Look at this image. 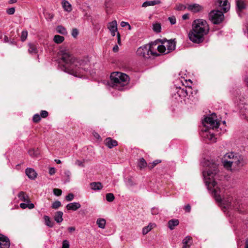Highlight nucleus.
<instances>
[{
  "instance_id": "1",
  "label": "nucleus",
  "mask_w": 248,
  "mask_h": 248,
  "mask_svg": "<svg viewBox=\"0 0 248 248\" xmlns=\"http://www.w3.org/2000/svg\"><path fill=\"white\" fill-rule=\"evenodd\" d=\"M203 166L206 167V169L203 170L202 174L208 189L211 191L212 196L218 202L222 211L224 212L227 211V214L229 216H231L230 212L232 209L231 206L232 198L231 196H224V189L219 187L216 181L218 177L219 170L217 165L213 161L207 160L204 162Z\"/></svg>"
},
{
  "instance_id": "2",
  "label": "nucleus",
  "mask_w": 248,
  "mask_h": 248,
  "mask_svg": "<svg viewBox=\"0 0 248 248\" xmlns=\"http://www.w3.org/2000/svg\"><path fill=\"white\" fill-rule=\"evenodd\" d=\"M62 53L61 58V62L62 63V70L75 77H80L83 74L84 61L76 59L68 52L62 51Z\"/></svg>"
},
{
  "instance_id": "3",
  "label": "nucleus",
  "mask_w": 248,
  "mask_h": 248,
  "mask_svg": "<svg viewBox=\"0 0 248 248\" xmlns=\"http://www.w3.org/2000/svg\"><path fill=\"white\" fill-rule=\"evenodd\" d=\"M209 31V27L206 20L202 19L195 20L192 24V29L188 33L190 41L200 44L204 40V37Z\"/></svg>"
},
{
  "instance_id": "4",
  "label": "nucleus",
  "mask_w": 248,
  "mask_h": 248,
  "mask_svg": "<svg viewBox=\"0 0 248 248\" xmlns=\"http://www.w3.org/2000/svg\"><path fill=\"white\" fill-rule=\"evenodd\" d=\"M110 78L111 86L120 91L124 90L129 81L127 75L118 72L112 73Z\"/></svg>"
},
{
  "instance_id": "5",
  "label": "nucleus",
  "mask_w": 248,
  "mask_h": 248,
  "mask_svg": "<svg viewBox=\"0 0 248 248\" xmlns=\"http://www.w3.org/2000/svg\"><path fill=\"white\" fill-rule=\"evenodd\" d=\"M154 43L152 45H146L139 47L136 53L140 57L146 59L150 58L151 56H157L158 54L153 51Z\"/></svg>"
},
{
  "instance_id": "6",
  "label": "nucleus",
  "mask_w": 248,
  "mask_h": 248,
  "mask_svg": "<svg viewBox=\"0 0 248 248\" xmlns=\"http://www.w3.org/2000/svg\"><path fill=\"white\" fill-rule=\"evenodd\" d=\"M244 164L243 157L239 155H234L231 161L224 162V168L232 170V167L237 168L243 166Z\"/></svg>"
},
{
  "instance_id": "7",
  "label": "nucleus",
  "mask_w": 248,
  "mask_h": 248,
  "mask_svg": "<svg viewBox=\"0 0 248 248\" xmlns=\"http://www.w3.org/2000/svg\"><path fill=\"white\" fill-rule=\"evenodd\" d=\"M202 124L205 128L213 129L218 128L219 126V122L217 119V116L215 113L212 114L210 116L204 118L202 121Z\"/></svg>"
},
{
  "instance_id": "8",
  "label": "nucleus",
  "mask_w": 248,
  "mask_h": 248,
  "mask_svg": "<svg viewBox=\"0 0 248 248\" xmlns=\"http://www.w3.org/2000/svg\"><path fill=\"white\" fill-rule=\"evenodd\" d=\"M175 48V43L173 40H165L163 44L157 46L158 51L161 53L168 54Z\"/></svg>"
},
{
  "instance_id": "9",
  "label": "nucleus",
  "mask_w": 248,
  "mask_h": 248,
  "mask_svg": "<svg viewBox=\"0 0 248 248\" xmlns=\"http://www.w3.org/2000/svg\"><path fill=\"white\" fill-rule=\"evenodd\" d=\"M209 17L213 23L218 24L222 21L224 16L220 10H213L209 13Z\"/></svg>"
},
{
  "instance_id": "10",
  "label": "nucleus",
  "mask_w": 248,
  "mask_h": 248,
  "mask_svg": "<svg viewBox=\"0 0 248 248\" xmlns=\"http://www.w3.org/2000/svg\"><path fill=\"white\" fill-rule=\"evenodd\" d=\"M200 134L203 140L206 142L213 143L217 141L215 135L206 128L202 129Z\"/></svg>"
},
{
  "instance_id": "11",
  "label": "nucleus",
  "mask_w": 248,
  "mask_h": 248,
  "mask_svg": "<svg viewBox=\"0 0 248 248\" xmlns=\"http://www.w3.org/2000/svg\"><path fill=\"white\" fill-rule=\"evenodd\" d=\"M215 4L217 7L223 10L224 12H227L230 8L228 0H216Z\"/></svg>"
},
{
  "instance_id": "12",
  "label": "nucleus",
  "mask_w": 248,
  "mask_h": 248,
  "mask_svg": "<svg viewBox=\"0 0 248 248\" xmlns=\"http://www.w3.org/2000/svg\"><path fill=\"white\" fill-rule=\"evenodd\" d=\"M10 245V243L8 238L0 234V248H9Z\"/></svg>"
},
{
  "instance_id": "13",
  "label": "nucleus",
  "mask_w": 248,
  "mask_h": 248,
  "mask_svg": "<svg viewBox=\"0 0 248 248\" xmlns=\"http://www.w3.org/2000/svg\"><path fill=\"white\" fill-rule=\"evenodd\" d=\"M187 9L192 12L197 13L201 11L202 9V7L198 4L193 3L187 4Z\"/></svg>"
},
{
  "instance_id": "14",
  "label": "nucleus",
  "mask_w": 248,
  "mask_h": 248,
  "mask_svg": "<svg viewBox=\"0 0 248 248\" xmlns=\"http://www.w3.org/2000/svg\"><path fill=\"white\" fill-rule=\"evenodd\" d=\"M108 28L111 32L112 36H114L117 31V24L116 20H114L108 23Z\"/></svg>"
},
{
  "instance_id": "15",
  "label": "nucleus",
  "mask_w": 248,
  "mask_h": 248,
  "mask_svg": "<svg viewBox=\"0 0 248 248\" xmlns=\"http://www.w3.org/2000/svg\"><path fill=\"white\" fill-rule=\"evenodd\" d=\"M81 205L79 202H74L67 204L66 206V208L68 210L76 211L78 209L80 208Z\"/></svg>"
},
{
  "instance_id": "16",
  "label": "nucleus",
  "mask_w": 248,
  "mask_h": 248,
  "mask_svg": "<svg viewBox=\"0 0 248 248\" xmlns=\"http://www.w3.org/2000/svg\"><path fill=\"white\" fill-rule=\"evenodd\" d=\"M105 144L109 148L111 149L117 146L118 142L116 140H113L110 138H108L105 140Z\"/></svg>"
},
{
  "instance_id": "17",
  "label": "nucleus",
  "mask_w": 248,
  "mask_h": 248,
  "mask_svg": "<svg viewBox=\"0 0 248 248\" xmlns=\"http://www.w3.org/2000/svg\"><path fill=\"white\" fill-rule=\"evenodd\" d=\"M25 172L28 177L31 179L33 180L36 177L37 173L35 170L32 168H27Z\"/></svg>"
},
{
  "instance_id": "18",
  "label": "nucleus",
  "mask_w": 248,
  "mask_h": 248,
  "mask_svg": "<svg viewBox=\"0 0 248 248\" xmlns=\"http://www.w3.org/2000/svg\"><path fill=\"white\" fill-rule=\"evenodd\" d=\"M177 95L181 98H184L188 95V91L186 89V87L183 88L177 89Z\"/></svg>"
},
{
  "instance_id": "19",
  "label": "nucleus",
  "mask_w": 248,
  "mask_h": 248,
  "mask_svg": "<svg viewBox=\"0 0 248 248\" xmlns=\"http://www.w3.org/2000/svg\"><path fill=\"white\" fill-rule=\"evenodd\" d=\"M182 243L183 244L182 248H189L192 244V238L187 236L183 240Z\"/></svg>"
},
{
  "instance_id": "20",
  "label": "nucleus",
  "mask_w": 248,
  "mask_h": 248,
  "mask_svg": "<svg viewBox=\"0 0 248 248\" xmlns=\"http://www.w3.org/2000/svg\"><path fill=\"white\" fill-rule=\"evenodd\" d=\"M18 197L21 201H23L26 202H30L28 196L23 191H21L18 193Z\"/></svg>"
},
{
  "instance_id": "21",
  "label": "nucleus",
  "mask_w": 248,
  "mask_h": 248,
  "mask_svg": "<svg viewBox=\"0 0 248 248\" xmlns=\"http://www.w3.org/2000/svg\"><path fill=\"white\" fill-rule=\"evenodd\" d=\"M28 52L30 54L33 55L37 53L38 50L37 49V46L35 44L29 43L28 44Z\"/></svg>"
},
{
  "instance_id": "22",
  "label": "nucleus",
  "mask_w": 248,
  "mask_h": 248,
  "mask_svg": "<svg viewBox=\"0 0 248 248\" xmlns=\"http://www.w3.org/2000/svg\"><path fill=\"white\" fill-rule=\"evenodd\" d=\"M62 7L65 11L68 12L71 11L72 6L68 1L65 0H62Z\"/></svg>"
},
{
  "instance_id": "23",
  "label": "nucleus",
  "mask_w": 248,
  "mask_h": 248,
  "mask_svg": "<svg viewBox=\"0 0 248 248\" xmlns=\"http://www.w3.org/2000/svg\"><path fill=\"white\" fill-rule=\"evenodd\" d=\"M63 212L62 211H58L56 213L54 216V219L56 222L60 223L63 221Z\"/></svg>"
},
{
  "instance_id": "24",
  "label": "nucleus",
  "mask_w": 248,
  "mask_h": 248,
  "mask_svg": "<svg viewBox=\"0 0 248 248\" xmlns=\"http://www.w3.org/2000/svg\"><path fill=\"white\" fill-rule=\"evenodd\" d=\"M234 155L235 154L233 153H229L226 154L224 155V158L222 159V163L224 167V162L226 161H231V160H232V158H233Z\"/></svg>"
},
{
  "instance_id": "25",
  "label": "nucleus",
  "mask_w": 248,
  "mask_h": 248,
  "mask_svg": "<svg viewBox=\"0 0 248 248\" xmlns=\"http://www.w3.org/2000/svg\"><path fill=\"white\" fill-rule=\"evenodd\" d=\"M91 188L93 190H100L102 188L103 186L100 182H93L91 184Z\"/></svg>"
},
{
  "instance_id": "26",
  "label": "nucleus",
  "mask_w": 248,
  "mask_h": 248,
  "mask_svg": "<svg viewBox=\"0 0 248 248\" xmlns=\"http://www.w3.org/2000/svg\"><path fill=\"white\" fill-rule=\"evenodd\" d=\"M178 224L179 221L178 219H171L168 222V226L170 230H173L174 227L177 226Z\"/></svg>"
},
{
  "instance_id": "27",
  "label": "nucleus",
  "mask_w": 248,
  "mask_h": 248,
  "mask_svg": "<svg viewBox=\"0 0 248 248\" xmlns=\"http://www.w3.org/2000/svg\"><path fill=\"white\" fill-rule=\"evenodd\" d=\"M106 221L104 218H98L96 220V224L98 227L101 229H104L105 227Z\"/></svg>"
},
{
  "instance_id": "28",
  "label": "nucleus",
  "mask_w": 248,
  "mask_h": 248,
  "mask_svg": "<svg viewBox=\"0 0 248 248\" xmlns=\"http://www.w3.org/2000/svg\"><path fill=\"white\" fill-rule=\"evenodd\" d=\"M28 153L32 157H37L40 155V151L38 149H31L29 150Z\"/></svg>"
},
{
  "instance_id": "29",
  "label": "nucleus",
  "mask_w": 248,
  "mask_h": 248,
  "mask_svg": "<svg viewBox=\"0 0 248 248\" xmlns=\"http://www.w3.org/2000/svg\"><path fill=\"white\" fill-rule=\"evenodd\" d=\"M45 223V224L50 228H52L53 227L54 223L52 221L50 217L47 216H45L44 217Z\"/></svg>"
},
{
  "instance_id": "30",
  "label": "nucleus",
  "mask_w": 248,
  "mask_h": 248,
  "mask_svg": "<svg viewBox=\"0 0 248 248\" xmlns=\"http://www.w3.org/2000/svg\"><path fill=\"white\" fill-rule=\"evenodd\" d=\"M56 31L58 33L62 35H66L67 34L66 29L62 25H59L57 27Z\"/></svg>"
},
{
  "instance_id": "31",
  "label": "nucleus",
  "mask_w": 248,
  "mask_h": 248,
  "mask_svg": "<svg viewBox=\"0 0 248 248\" xmlns=\"http://www.w3.org/2000/svg\"><path fill=\"white\" fill-rule=\"evenodd\" d=\"M64 40V37L59 35H55L54 36L53 40L57 44L62 43Z\"/></svg>"
},
{
  "instance_id": "32",
  "label": "nucleus",
  "mask_w": 248,
  "mask_h": 248,
  "mask_svg": "<svg viewBox=\"0 0 248 248\" xmlns=\"http://www.w3.org/2000/svg\"><path fill=\"white\" fill-rule=\"evenodd\" d=\"M236 6L240 10L245 8V3L242 0H237L236 1Z\"/></svg>"
},
{
  "instance_id": "33",
  "label": "nucleus",
  "mask_w": 248,
  "mask_h": 248,
  "mask_svg": "<svg viewBox=\"0 0 248 248\" xmlns=\"http://www.w3.org/2000/svg\"><path fill=\"white\" fill-rule=\"evenodd\" d=\"M147 163L143 158H141L139 160L138 166L140 169H142L147 166Z\"/></svg>"
},
{
  "instance_id": "34",
  "label": "nucleus",
  "mask_w": 248,
  "mask_h": 248,
  "mask_svg": "<svg viewBox=\"0 0 248 248\" xmlns=\"http://www.w3.org/2000/svg\"><path fill=\"white\" fill-rule=\"evenodd\" d=\"M157 3L154 0V1H146L144 2L142 6L143 7H146L149 6H153L155 4H156Z\"/></svg>"
},
{
  "instance_id": "35",
  "label": "nucleus",
  "mask_w": 248,
  "mask_h": 248,
  "mask_svg": "<svg viewBox=\"0 0 248 248\" xmlns=\"http://www.w3.org/2000/svg\"><path fill=\"white\" fill-rule=\"evenodd\" d=\"M153 228V225L150 224L148 226L145 227L142 229V233L143 234H146L148 232H149Z\"/></svg>"
},
{
  "instance_id": "36",
  "label": "nucleus",
  "mask_w": 248,
  "mask_h": 248,
  "mask_svg": "<svg viewBox=\"0 0 248 248\" xmlns=\"http://www.w3.org/2000/svg\"><path fill=\"white\" fill-rule=\"evenodd\" d=\"M106 200L108 202H111L113 201L115 199L113 194L109 193L106 194Z\"/></svg>"
},
{
  "instance_id": "37",
  "label": "nucleus",
  "mask_w": 248,
  "mask_h": 248,
  "mask_svg": "<svg viewBox=\"0 0 248 248\" xmlns=\"http://www.w3.org/2000/svg\"><path fill=\"white\" fill-rule=\"evenodd\" d=\"M161 29V25L159 23H156L153 24V30L156 32H160Z\"/></svg>"
},
{
  "instance_id": "38",
  "label": "nucleus",
  "mask_w": 248,
  "mask_h": 248,
  "mask_svg": "<svg viewBox=\"0 0 248 248\" xmlns=\"http://www.w3.org/2000/svg\"><path fill=\"white\" fill-rule=\"evenodd\" d=\"M28 35V33L26 30L23 31L21 33V40L22 42H24L26 40Z\"/></svg>"
},
{
  "instance_id": "39",
  "label": "nucleus",
  "mask_w": 248,
  "mask_h": 248,
  "mask_svg": "<svg viewBox=\"0 0 248 248\" xmlns=\"http://www.w3.org/2000/svg\"><path fill=\"white\" fill-rule=\"evenodd\" d=\"M186 9H187V6L182 4H177L175 7V9L178 11H183Z\"/></svg>"
},
{
  "instance_id": "40",
  "label": "nucleus",
  "mask_w": 248,
  "mask_h": 248,
  "mask_svg": "<svg viewBox=\"0 0 248 248\" xmlns=\"http://www.w3.org/2000/svg\"><path fill=\"white\" fill-rule=\"evenodd\" d=\"M61 202L60 201H55L52 205V207L54 209H58L61 206Z\"/></svg>"
},
{
  "instance_id": "41",
  "label": "nucleus",
  "mask_w": 248,
  "mask_h": 248,
  "mask_svg": "<svg viewBox=\"0 0 248 248\" xmlns=\"http://www.w3.org/2000/svg\"><path fill=\"white\" fill-rule=\"evenodd\" d=\"M161 162L160 160H156L153 161L151 165H149L148 167L150 169H153L154 168L157 164Z\"/></svg>"
},
{
  "instance_id": "42",
  "label": "nucleus",
  "mask_w": 248,
  "mask_h": 248,
  "mask_svg": "<svg viewBox=\"0 0 248 248\" xmlns=\"http://www.w3.org/2000/svg\"><path fill=\"white\" fill-rule=\"evenodd\" d=\"M15 12V8L14 7H11L6 10V13L10 15L14 14Z\"/></svg>"
},
{
  "instance_id": "43",
  "label": "nucleus",
  "mask_w": 248,
  "mask_h": 248,
  "mask_svg": "<svg viewBox=\"0 0 248 248\" xmlns=\"http://www.w3.org/2000/svg\"><path fill=\"white\" fill-rule=\"evenodd\" d=\"M53 193L54 195H55L56 196H59L61 195L62 193V191L60 189L54 188L53 189Z\"/></svg>"
},
{
  "instance_id": "44",
  "label": "nucleus",
  "mask_w": 248,
  "mask_h": 248,
  "mask_svg": "<svg viewBox=\"0 0 248 248\" xmlns=\"http://www.w3.org/2000/svg\"><path fill=\"white\" fill-rule=\"evenodd\" d=\"M74 195L72 193H69L65 197V200L67 201H71L73 200Z\"/></svg>"
},
{
  "instance_id": "45",
  "label": "nucleus",
  "mask_w": 248,
  "mask_h": 248,
  "mask_svg": "<svg viewBox=\"0 0 248 248\" xmlns=\"http://www.w3.org/2000/svg\"><path fill=\"white\" fill-rule=\"evenodd\" d=\"M40 119H41V117L39 114H36L34 115V116L33 117V121L34 122L37 123L40 120Z\"/></svg>"
},
{
  "instance_id": "46",
  "label": "nucleus",
  "mask_w": 248,
  "mask_h": 248,
  "mask_svg": "<svg viewBox=\"0 0 248 248\" xmlns=\"http://www.w3.org/2000/svg\"><path fill=\"white\" fill-rule=\"evenodd\" d=\"M72 35L74 38H76L78 34V31L77 29H73L72 31Z\"/></svg>"
},
{
  "instance_id": "47",
  "label": "nucleus",
  "mask_w": 248,
  "mask_h": 248,
  "mask_svg": "<svg viewBox=\"0 0 248 248\" xmlns=\"http://www.w3.org/2000/svg\"><path fill=\"white\" fill-rule=\"evenodd\" d=\"M121 26L122 27H128V30H131V26L128 22L122 21L121 23Z\"/></svg>"
},
{
  "instance_id": "48",
  "label": "nucleus",
  "mask_w": 248,
  "mask_h": 248,
  "mask_svg": "<svg viewBox=\"0 0 248 248\" xmlns=\"http://www.w3.org/2000/svg\"><path fill=\"white\" fill-rule=\"evenodd\" d=\"M69 248V242L66 240L63 241L62 248Z\"/></svg>"
},
{
  "instance_id": "49",
  "label": "nucleus",
  "mask_w": 248,
  "mask_h": 248,
  "mask_svg": "<svg viewBox=\"0 0 248 248\" xmlns=\"http://www.w3.org/2000/svg\"><path fill=\"white\" fill-rule=\"evenodd\" d=\"M169 20L172 25H174L176 23V18L174 16H172L168 18Z\"/></svg>"
},
{
  "instance_id": "50",
  "label": "nucleus",
  "mask_w": 248,
  "mask_h": 248,
  "mask_svg": "<svg viewBox=\"0 0 248 248\" xmlns=\"http://www.w3.org/2000/svg\"><path fill=\"white\" fill-rule=\"evenodd\" d=\"M48 112L47 111H46V110H42L41 111V114H40V117H42V118H46L47 116H48Z\"/></svg>"
},
{
  "instance_id": "51",
  "label": "nucleus",
  "mask_w": 248,
  "mask_h": 248,
  "mask_svg": "<svg viewBox=\"0 0 248 248\" xmlns=\"http://www.w3.org/2000/svg\"><path fill=\"white\" fill-rule=\"evenodd\" d=\"M56 172V169L55 168L51 167L49 169V173L50 175L54 174Z\"/></svg>"
},
{
  "instance_id": "52",
  "label": "nucleus",
  "mask_w": 248,
  "mask_h": 248,
  "mask_svg": "<svg viewBox=\"0 0 248 248\" xmlns=\"http://www.w3.org/2000/svg\"><path fill=\"white\" fill-rule=\"evenodd\" d=\"M243 31L245 34L248 37V23L245 25L243 28Z\"/></svg>"
},
{
  "instance_id": "53",
  "label": "nucleus",
  "mask_w": 248,
  "mask_h": 248,
  "mask_svg": "<svg viewBox=\"0 0 248 248\" xmlns=\"http://www.w3.org/2000/svg\"><path fill=\"white\" fill-rule=\"evenodd\" d=\"M75 164H76V165H77L78 166L82 167H84L83 163L80 160H77L75 162Z\"/></svg>"
},
{
  "instance_id": "54",
  "label": "nucleus",
  "mask_w": 248,
  "mask_h": 248,
  "mask_svg": "<svg viewBox=\"0 0 248 248\" xmlns=\"http://www.w3.org/2000/svg\"><path fill=\"white\" fill-rule=\"evenodd\" d=\"M152 214L153 215H156L158 213V210L155 208H153L151 210Z\"/></svg>"
},
{
  "instance_id": "55",
  "label": "nucleus",
  "mask_w": 248,
  "mask_h": 248,
  "mask_svg": "<svg viewBox=\"0 0 248 248\" xmlns=\"http://www.w3.org/2000/svg\"><path fill=\"white\" fill-rule=\"evenodd\" d=\"M20 207L22 209H26L28 208L27 203H21L20 204Z\"/></svg>"
},
{
  "instance_id": "56",
  "label": "nucleus",
  "mask_w": 248,
  "mask_h": 248,
  "mask_svg": "<svg viewBox=\"0 0 248 248\" xmlns=\"http://www.w3.org/2000/svg\"><path fill=\"white\" fill-rule=\"evenodd\" d=\"M191 207L189 204H187L185 206V210L187 212H189L190 211Z\"/></svg>"
},
{
  "instance_id": "57",
  "label": "nucleus",
  "mask_w": 248,
  "mask_h": 248,
  "mask_svg": "<svg viewBox=\"0 0 248 248\" xmlns=\"http://www.w3.org/2000/svg\"><path fill=\"white\" fill-rule=\"evenodd\" d=\"M65 175L68 178V179H69L70 175H71V172L69 170H66L64 172Z\"/></svg>"
},
{
  "instance_id": "58",
  "label": "nucleus",
  "mask_w": 248,
  "mask_h": 248,
  "mask_svg": "<svg viewBox=\"0 0 248 248\" xmlns=\"http://www.w3.org/2000/svg\"><path fill=\"white\" fill-rule=\"evenodd\" d=\"M27 206H28V208L30 209H33L34 207V205L33 203H29V202H27Z\"/></svg>"
},
{
  "instance_id": "59",
  "label": "nucleus",
  "mask_w": 248,
  "mask_h": 248,
  "mask_svg": "<svg viewBox=\"0 0 248 248\" xmlns=\"http://www.w3.org/2000/svg\"><path fill=\"white\" fill-rule=\"evenodd\" d=\"M93 135L94 137L97 139H99L100 138L99 135L96 132H93Z\"/></svg>"
},
{
  "instance_id": "60",
  "label": "nucleus",
  "mask_w": 248,
  "mask_h": 248,
  "mask_svg": "<svg viewBox=\"0 0 248 248\" xmlns=\"http://www.w3.org/2000/svg\"><path fill=\"white\" fill-rule=\"evenodd\" d=\"M189 17V15L188 14H185L182 16V18L184 20H186Z\"/></svg>"
},
{
  "instance_id": "61",
  "label": "nucleus",
  "mask_w": 248,
  "mask_h": 248,
  "mask_svg": "<svg viewBox=\"0 0 248 248\" xmlns=\"http://www.w3.org/2000/svg\"><path fill=\"white\" fill-rule=\"evenodd\" d=\"M3 41L5 43H8L9 42V39L7 36L5 35L3 38Z\"/></svg>"
},
{
  "instance_id": "62",
  "label": "nucleus",
  "mask_w": 248,
  "mask_h": 248,
  "mask_svg": "<svg viewBox=\"0 0 248 248\" xmlns=\"http://www.w3.org/2000/svg\"><path fill=\"white\" fill-rule=\"evenodd\" d=\"M68 230L70 232H71L74 231L75 230V227H69V228H68Z\"/></svg>"
},
{
  "instance_id": "63",
  "label": "nucleus",
  "mask_w": 248,
  "mask_h": 248,
  "mask_svg": "<svg viewBox=\"0 0 248 248\" xmlns=\"http://www.w3.org/2000/svg\"><path fill=\"white\" fill-rule=\"evenodd\" d=\"M119 47L117 45H115L113 48V50L114 52H117L118 50Z\"/></svg>"
},
{
  "instance_id": "64",
  "label": "nucleus",
  "mask_w": 248,
  "mask_h": 248,
  "mask_svg": "<svg viewBox=\"0 0 248 248\" xmlns=\"http://www.w3.org/2000/svg\"><path fill=\"white\" fill-rule=\"evenodd\" d=\"M245 248H248V239L246 240V244Z\"/></svg>"
}]
</instances>
